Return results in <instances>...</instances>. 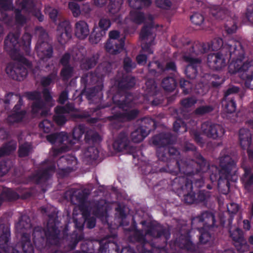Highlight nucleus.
Instances as JSON below:
<instances>
[{
  "instance_id": "nucleus-1",
  "label": "nucleus",
  "mask_w": 253,
  "mask_h": 253,
  "mask_svg": "<svg viewBox=\"0 0 253 253\" xmlns=\"http://www.w3.org/2000/svg\"><path fill=\"white\" fill-rule=\"evenodd\" d=\"M85 126L80 125L76 126L73 132V139H71L68 134L65 132L55 133L46 136L47 141L52 144L58 145L59 149H53L49 153V158L40 166L39 170L31 177L29 181L36 183H42L51 176L55 171V161L57 157L63 152L71 149H77L80 139L84 133Z\"/></svg>"
},
{
  "instance_id": "nucleus-2",
  "label": "nucleus",
  "mask_w": 253,
  "mask_h": 253,
  "mask_svg": "<svg viewBox=\"0 0 253 253\" xmlns=\"http://www.w3.org/2000/svg\"><path fill=\"white\" fill-rule=\"evenodd\" d=\"M89 189L76 190L72 188L66 193L70 196L72 203L76 205L73 211V218L77 228L82 230L85 222L88 228H93L96 224L95 218L90 217L91 211L86 201L87 195L89 194Z\"/></svg>"
},
{
  "instance_id": "nucleus-3",
  "label": "nucleus",
  "mask_w": 253,
  "mask_h": 253,
  "mask_svg": "<svg viewBox=\"0 0 253 253\" xmlns=\"http://www.w3.org/2000/svg\"><path fill=\"white\" fill-rule=\"evenodd\" d=\"M193 49L198 51V54H202L206 53L210 50H217L222 47V51L228 52L232 59V61L229 66V71L231 73L234 74L238 73L239 70H236L235 68L230 69V65L233 62H237L241 61L242 65L246 63L247 61L245 60V51L240 42L234 39L229 40L224 44L223 40L220 38H215L211 43H198L194 45Z\"/></svg>"
},
{
  "instance_id": "nucleus-4",
  "label": "nucleus",
  "mask_w": 253,
  "mask_h": 253,
  "mask_svg": "<svg viewBox=\"0 0 253 253\" xmlns=\"http://www.w3.org/2000/svg\"><path fill=\"white\" fill-rule=\"evenodd\" d=\"M113 65L110 63L104 62L97 67L96 73H88L82 77V80L86 84H97L94 87L86 91V96L90 101V103H99L102 100V78L105 74L111 71Z\"/></svg>"
},
{
  "instance_id": "nucleus-5",
  "label": "nucleus",
  "mask_w": 253,
  "mask_h": 253,
  "mask_svg": "<svg viewBox=\"0 0 253 253\" xmlns=\"http://www.w3.org/2000/svg\"><path fill=\"white\" fill-rule=\"evenodd\" d=\"M133 96L130 94L121 95L118 93L113 96L112 99L115 107L113 109V115L109 117L114 122H123L134 119L138 115L136 109H132L134 105Z\"/></svg>"
},
{
  "instance_id": "nucleus-6",
  "label": "nucleus",
  "mask_w": 253,
  "mask_h": 253,
  "mask_svg": "<svg viewBox=\"0 0 253 253\" xmlns=\"http://www.w3.org/2000/svg\"><path fill=\"white\" fill-rule=\"evenodd\" d=\"M19 32H10L6 37L4 42V49L13 60H21L28 63L26 59L20 52V47L22 46L27 54L30 52L32 37L30 34L25 33L22 38V43L19 42Z\"/></svg>"
},
{
  "instance_id": "nucleus-7",
  "label": "nucleus",
  "mask_w": 253,
  "mask_h": 253,
  "mask_svg": "<svg viewBox=\"0 0 253 253\" xmlns=\"http://www.w3.org/2000/svg\"><path fill=\"white\" fill-rule=\"evenodd\" d=\"M153 19L154 16L151 14L145 16L144 13L138 10V9H133L130 12L129 18H126L125 20V22L127 24H130L129 22H131L139 25L147 20L150 22V25L149 26H144L140 35L142 42L141 45L142 49L149 54L153 52V51L150 48L155 39V35L152 32V20Z\"/></svg>"
},
{
  "instance_id": "nucleus-8",
  "label": "nucleus",
  "mask_w": 253,
  "mask_h": 253,
  "mask_svg": "<svg viewBox=\"0 0 253 253\" xmlns=\"http://www.w3.org/2000/svg\"><path fill=\"white\" fill-rule=\"evenodd\" d=\"M41 7L37 6L33 0H17L14 10L15 24L19 27L24 26L30 20L31 14L35 16L40 22L44 20L41 12Z\"/></svg>"
},
{
  "instance_id": "nucleus-9",
  "label": "nucleus",
  "mask_w": 253,
  "mask_h": 253,
  "mask_svg": "<svg viewBox=\"0 0 253 253\" xmlns=\"http://www.w3.org/2000/svg\"><path fill=\"white\" fill-rule=\"evenodd\" d=\"M42 92L44 101L42 99L41 93L39 91H35L25 93L28 99L34 101L32 105L31 111L35 116L48 115L50 108L55 104V101L52 98L49 89L44 88Z\"/></svg>"
},
{
  "instance_id": "nucleus-10",
  "label": "nucleus",
  "mask_w": 253,
  "mask_h": 253,
  "mask_svg": "<svg viewBox=\"0 0 253 253\" xmlns=\"http://www.w3.org/2000/svg\"><path fill=\"white\" fill-rule=\"evenodd\" d=\"M31 227L29 217L26 215H22L15 225L17 232L21 234L20 241L9 252L21 253L18 249H22L24 253H34V247L31 243L30 236L28 233Z\"/></svg>"
},
{
  "instance_id": "nucleus-11",
  "label": "nucleus",
  "mask_w": 253,
  "mask_h": 253,
  "mask_svg": "<svg viewBox=\"0 0 253 253\" xmlns=\"http://www.w3.org/2000/svg\"><path fill=\"white\" fill-rule=\"evenodd\" d=\"M215 222V216L213 213L207 211L193 218L192 225L194 228L199 231L201 234L200 241L201 243L206 244L212 240L209 231L214 227Z\"/></svg>"
},
{
  "instance_id": "nucleus-12",
  "label": "nucleus",
  "mask_w": 253,
  "mask_h": 253,
  "mask_svg": "<svg viewBox=\"0 0 253 253\" xmlns=\"http://www.w3.org/2000/svg\"><path fill=\"white\" fill-rule=\"evenodd\" d=\"M236 162L231 157L228 149H224L220 153L219 157V180L223 179L227 180L226 185L228 186L229 181L236 182L238 179Z\"/></svg>"
},
{
  "instance_id": "nucleus-13",
  "label": "nucleus",
  "mask_w": 253,
  "mask_h": 253,
  "mask_svg": "<svg viewBox=\"0 0 253 253\" xmlns=\"http://www.w3.org/2000/svg\"><path fill=\"white\" fill-rule=\"evenodd\" d=\"M55 214L49 216V219L47 224L45 230L43 231L40 227H35L33 233V240L34 243L37 245L42 243L44 241V238H46L47 242L53 245H57L59 241V230L54 222L53 218Z\"/></svg>"
},
{
  "instance_id": "nucleus-14",
  "label": "nucleus",
  "mask_w": 253,
  "mask_h": 253,
  "mask_svg": "<svg viewBox=\"0 0 253 253\" xmlns=\"http://www.w3.org/2000/svg\"><path fill=\"white\" fill-rule=\"evenodd\" d=\"M233 5V2L231 1L229 4L230 10L225 7V4L222 7L218 5H212L210 8V13L215 19L226 20L224 27L228 34H233L237 30L235 15L231 11Z\"/></svg>"
},
{
  "instance_id": "nucleus-15",
  "label": "nucleus",
  "mask_w": 253,
  "mask_h": 253,
  "mask_svg": "<svg viewBox=\"0 0 253 253\" xmlns=\"http://www.w3.org/2000/svg\"><path fill=\"white\" fill-rule=\"evenodd\" d=\"M36 34L38 35L39 39L36 46L37 55L40 58L38 68L43 66H47L45 62L49 59L52 54L51 46L47 42L48 35L42 27H38L36 29Z\"/></svg>"
},
{
  "instance_id": "nucleus-16",
  "label": "nucleus",
  "mask_w": 253,
  "mask_h": 253,
  "mask_svg": "<svg viewBox=\"0 0 253 253\" xmlns=\"http://www.w3.org/2000/svg\"><path fill=\"white\" fill-rule=\"evenodd\" d=\"M172 186L179 196H183L185 203L191 204L197 202L195 195L192 191L193 186L191 180L185 176L175 178Z\"/></svg>"
},
{
  "instance_id": "nucleus-17",
  "label": "nucleus",
  "mask_w": 253,
  "mask_h": 253,
  "mask_svg": "<svg viewBox=\"0 0 253 253\" xmlns=\"http://www.w3.org/2000/svg\"><path fill=\"white\" fill-rule=\"evenodd\" d=\"M152 141L154 145L159 146L157 150V154L159 159L162 161H166L168 160V154L164 151H168L169 155L171 156H176L179 154L178 151L174 147H170L168 150L164 147L171 142V135L169 133H161L155 135L153 137Z\"/></svg>"
},
{
  "instance_id": "nucleus-18",
  "label": "nucleus",
  "mask_w": 253,
  "mask_h": 253,
  "mask_svg": "<svg viewBox=\"0 0 253 253\" xmlns=\"http://www.w3.org/2000/svg\"><path fill=\"white\" fill-rule=\"evenodd\" d=\"M198 51L193 49V47L190 49L189 51L185 52L182 59L184 61L187 63L185 69V74L190 79H194L197 74L198 68L201 66V59L197 57Z\"/></svg>"
},
{
  "instance_id": "nucleus-19",
  "label": "nucleus",
  "mask_w": 253,
  "mask_h": 253,
  "mask_svg": "<svg viewBox=\"0 0 253 253\" xmlns=\"http://www.w3.org/2000/svg\"><path fill=\"white\" fill-rule=\"evenodd\" d=\"M13 63H9L6 68V74L11 78L17 81H22L27 75V68L31 69L33 66L28 60V63L21 60H14Z\"/></svg>"
},
{
  "instance_id": "nucleus-20",
  "label": "nucleus",
  "mask_w": 253,
  "mask_h": 253,
  "mask_svg": "<svg viewBox=\"0 0 253 253\" xmlns=\"http://www.w3.org/2000/svg\"><path fill=\"white\" fill-rule=\"evenodd\" d=\"M241 65V61L233 62L230 65V69L235 68L239 70V75L245 81L246 86L253 89V84H251L253 80V61L247 60L242 66Z\"/></svg>"
},
{
  "instance_id": "nucleus-21",
  "label": "nucleus",
  "mask_w": 253,
  "mask_h": 253,
  "mask_svg": "<svg viewBox=\"0 0 253 253\" xmlns=\"http://www.w3.org/2000/svg\"><path fill=\"white\" fill-rule=\"evenodd\" d=\"M164 235L166 239L170 237V233L169 230L163 229L161 226H152L149 229L145 231V234L141 231H135L134 232V238L136 241L144 244L150 239L149 237L154 238L160 237Z\"/></svg>"
},
{
  "instance_id": "nucleus-22",
  "label": "nucleus",
  "mask_w": 253,
  "mask_h": 253,
  "mask_svg": "<svg viewBox=\"0 0 253 253\" xmlns=\"http://www.w3.org/2000/svg\"><path fill=\"white\" fill-rule=\"evenodd\" d=\"M199 162L196 163L192 161V164H187L186 162L182 161H176V164L177 165V168L176 169L170 170V172L174 174H176L178 171L183 173L186 175L193 174L194 172L192 169L194 164L199 165L200 168L197 171L204 172L208 168V166L206 167V164L205 161L201 155L199 156Z\"/></svg>"
},
{
  "instance_id": "nucleus-23",
  "label": "nucleus",
  "mask_w": 253,
  "mask_h": 253,
  "mask_svg": "<svg viewBox=\"0 0 253 253\" xmlns=\"http://www.w3.org/2000/svg\"><path fill=\"white\" fill-rule=\"evenodd\" d=\"M57 163L58 167V174L61 176H65L68 172L75 169L77 160L72 155H66L60 157Z\"/></svg>"
},
{
  "instance_id": "nucleus-24",
  "label": "nucleus",
  "mask_w": 253,
  "mask_h": 253,
  "mask_svg": "<svg viewBox=\"0 0 253 253\" xmlns=\"http://www.w3.org/2000/svg\"><path fill=\"white\" fill-rule=\"evenodd\" d=\"M54 110L53 119L58 125H64L71 116V113L76 111L72 104H67L65 106H58Z\"/></svg>"
},
{
  "instance_id": "nucleus-25",
  "label": "nucleus",
  "mask_w": 253,
  "mask_h": 253,
  "mask_svg": "<svg viewBox=\"0 0 253 253\" xmlns=\"http://www.w3.org/2000/svg\"><path fill=\"white\" fill-rule=\"evenodd\" d=\"M203 133L209 138L214 139L221 137L224 133L223 127L217 124L206 122L201 125Z\"/></svg>"
},
{
  "instance_id": "nucleus-26",
  "label": "nucleus",
  "mask_w": 253,
  "mask_h": 253,
  "mask_svg": "<svg viewBox=\"0 0 253 253\" xmlns=\"http://www.w3.org/2000/svg\"><path fill=\"white\" fill-rule=\"evenodd\" d=\"M72 37V27L68 21H64L59 23L57 29L56 38L61 44H64Z\"/></svg>"
},
{
  "instance_id": "nucleus-27",
  "label": "nucleus",
  "mask_w": 253,
  "mask_h": 253,
  "mask_svg": "<svg viewBox=\"0 0 253 253\" xmlns=\"http://www.w3.org/2000/svg\"><path fill=\"white\" fill-rule=\"evenodd\" d=\"M113 146L114 149L118 152L130 153L133 150L128 139V134L126 132H122L118 135Z\"/></svg>"
},
{
  "instance_id": "nucleus-28",
  "label": "nucleus",
  "mask_w": 253,
  "mask_h": 253,
  "mask_svg": "<svg viewBox=\"0 0 253 253\" xmlns=\"http://www.w3.org/2000/svg\"><path fill=\"white\" fill-rule=\"evenodd\" d=\"M144 89V97L150 101L152 104L154 106L158 105L161 103L162 100L159 99L155 98L152 101L148 98L149 97L153 96L157 94L158 89L157 88L155 82L153 80H148L146 81Z\"/></svg>"
},
{
  "instance_id": "nucleus-29",
  "label": "nucleus",
  "mask_w": 253,
  "mask_h": 253,
  "mask_svg": "<svg viewBox=\"0 0 253 253\" xmlns=\"http://www.w3.org/2000/svg\"><path fill=\"white\" fill-rule=\"evenodd\" d=\"M239 137L241 147L244 149H248L249 157L251 160L253 159V151L249 149L251 144V134L249 129L247 128H241L239 133Z\"/></svg>"
},
{
  "instance_id": "nucleus-30",
  "label": "nucleus",
  "mask_w": 253,
  "mask_h": 253,
  "mask_svg": "<svg viewBox=\"0 0 253 253\" xmlns=\"http://www.w3.org/2000/svg\"><path fill=\"white\" fill-rule=\"evenodd\" d=\"M84 49H79L76 47H73V49L66 53L61 58L60 63L65 66H68L67 65L69 61L73 60L74 61H78L81 59L83 56Z\"/></svg>"
},
{
  "instance_id": "nucleus-31",
  "label": "nucleus",
  "mask_w": 253,
  "mask_h": 253,
  "mask_svg": "<svg viewBox=\"0 0 253 253\" xmlns=\"http://www.w3.org/2000/svg\"><path fill=\"white\" fill-rule=\"evenodd\" d=\"M208 63L210 68L215 70L222 69L226 65L225 59L220 52L209 54Z\"/></svg>"
},
{
  "instance_id": "nucleus-32",
  "label": "nucleus",
  "mask_w": 253,
  "mask_h": 253,
  "mask_svg": "<svg viewBox=\"0 0 253 253\" xmlns=\"http://www.w3.org/2000/svg\"><path fill=\"white\" fill-rule=\"evenodd\" d=\"M10 233L8 227L3 224L0 225V247L5 252L9 253L13 248L8 246L10 240Z\"/></svg>"
},
{
  "instance_id": "nucleus-33",
  "label": "nucleus",
  "mask_w": 253,
  "mask_h": 253,
  "mask_svg": "<svg viewBox=\"0 0 253 253\" xmlns=\"http://www.w3.org/2000/svg\"><path fill=\"white\" fill-rule=\"evenodd\" d=\"M148 68L149 73L152 75H154L156 73H161L166 70H170L173 71H175L176 67L174 62L170 61L167 63L166 68H164L158 62H150L148 65Z\"/></svg>"
},
{
  "instance_id": "nucleus-34",
  "label": "nucleus",
  "mask_w": 253,
  "mask_h": 253,
  "mask_svg": "<svg viewBox=\"0 0 253 253\" xmlns=\"http://www.w3.org/2000/svg\"><path fill=\"white\" fill-rule=\"evenodd\" d=\"M22 103V99L19 97L18 103L13 108V113L7 117V121L10 124L20 122L25 118L26 112L23 110L18 111Z\"/></svg>"
},
{
  "instance_id": "nucleus-35",
  "label": "nucleus",
  "mask_w": 253,
  "mask_h": 253,
  "mask_svg": "<svg viewBox=\"0 0 253 253\" xmlns=\"http://www.w3.org/2000/svg\"><path fill=\"white\" fill-rule=\"evenodd\" d=\"M13 7L12 0H0V10L1 11L0 19L8 25L12 24L11 17L6 11Z\"/></svg>"
},
{
  "instance_id": "nucleus-36",
  "label": "nucleus",
  "mask_w": 253,
  "mask_h": 253,
  "mask_svg": "<svg viewBox=\"0 0 253 253\" xmlns=\"http://www.w3.org/2000/svg\"><path fill=\"white\" fill-rule=\"evenodd\" d=\"M75 35L77 38L84 40L89 35V29L88 24L84 20H79L75 24Z\"/></svg>"
},
{
  "instance_id": "nucleus-37",
  "label": "nucleus",
  "mask_w": 253,
  "mask_h": 253,
  "mask_svg": "<svg viewBox=\"0 0 253 253\" xmlns=\"http://www.w3.org/2000/svg\"><path fill=\"white\" fill-rule=\"evenodd\" d=\"M135 83V79L133 77L123 75L121 77H117L114 85L117 87L119 90H121L132 87Z\"/></svg>"
},
{
  "instance_id": "nucleus-38",
  "label": "nucleus",
  "mask_w": 253,
  "mask_h": 253,
  "mask_svg": "<svg viewBox=\"0 0 253 253\" xmlns=\"http://www.w3.org/2000/svg\"><path fill=\"white\" fill-rule=\"evenodd\" d=\"M109 1L110 3L108 8L110 16L115 21L120 22V16L118 13L123 3V0H109Z\"/></svg>"
},
{
  "instance_id": "nucleus-39",
  "label": "nucleus",
  "mask_w": 253,
  "mask_h": 253,
  "mask_svg": "<svg viewBox=\"0 0 253 253\" xmlns=\"http://www.w3.org/2000/svg\"><path fill=\"white\" fill-rule=\"evenodd\" d=\"M150 130L148 126L139 127L131 134L132 141L135 143L141 142L149 134Z\"/></svg>"
},
{
  "instance_id": "nucleus-40",
  "label": "nucleus",
  "mask_w": 253,
  "mask_h": 253,
  "mask_svg": "<svg viewBox=\"0 0 253 253\" xmlns=\"http://www.w3.org/2000/svg\"><path fill=\"white\" fill-rule=\"evenodd\" d=\"M124 41H114L109 40L105 45L106 51L112 54L120 53L123 49Z\"/></svg>"
},
{
  "instance_id": "nucleus-41",
  "label": "nucleus",
  "mask_w": 253,
  "mask_h": 253,
  "mask_svg": "<svg viewBox=\"0 0 253 253\" xmlns=\"http://www.w3.org/2000/svg\"><path fill=\"white\" fill-rule=\"evenodd\" d=\"M184 230H185L184 234L181 233L179 238L176 239V243L178 244L181 248H185L188 250H191L193 249V245L190 240L188 230H186L185 227Z\"/></svg>"
},
{
  "instance_id": "nucleus-42",
  "label": "nucleus",
  "mask_w": 253,
  "mask_h": 253,
  "mask_svg": "<svg viewBox=\"0 0 253 253\" xmlns=\"http://www.w3.org/2000/svg\"><path fill=\"white\" fill-rule=\"evenodd\" d=\"M108 204L104 200H101L97 205V210L93 211L94 215L100 218L103 222H107V211Z\"/></svg>"
},
{
  "instance_id": "nucleus-43",
  "label": "nucleus",
  "mask_w": 253,
  "mask_h": 253,
  "mask_svg": "<svg viewBox=\"0 0 253 253\" xmlns=\"http://www.w3.org/2000/svg\"><path fill=\"white\" fill-rule=\"evenodd\" d=\"M244 170V173L243 175L241 180L245 189L249 190L253 185V172H252V169L243 166Z\"/></svg>"
},
{
  "instance_id": "nucleus-44",
  "label": "nucleus",
  "mask_w": 253,
  "mask_h": 253,
  "mask_svg": "<svg viewBox=\"0 0 253 253\" xmlns=\"http://www.w3.org/2000/svg\"><path fill=\"white\" fill-rule=\"evenodd\" d=\"M191 124L193 126L196 125V122L190 120L188 122L183 121L181 119H177L173 124L174 131L176 132H184L187 130L188 127H190Z\"/></svg>"
},
{
  "instance_id": "nucleus-45",
  "label": "nucleus",
  "mask_w": 253,
  "mask_h": 253,
  "mask_svg": "<svg viewBox=\"0 0 253 253\" xmlns=\"http://www.w3.org/2000/svg\"><path fill=\"white\" fill-rule=\"evenodd\" d=\"M98 59L97 54L92 55L82 60L81 67L83 70H88L93 67L96 64Z\"/></svg>"
},
{
  "instance_id": "nucleus-46",
  "label": "nucleus",
  "mask_w": 253,
  "mask_h": 253,
  "mask_svg": "<svg viewBox=\"0 0 253 253\" xmlns=\"http://www.w3.org/2000/svg\"><path fill=\"white\" fill-rule=\"evenodd\" d=\"M98 150L94 146H91L84 150L83 157L85 161L89 162L93 160H96L98 157Z\"/></svg>"
},
{
  "instance_id": "nucleus-47",
  "label": "nucleus",
  "mask_w": 253,
  "mask_h": 253,
  "mask_svg": "<svg viewBox=\"0 0 253 253\" xmlns=\"http://www.w3.org/2000/svg\"><path fill=\"white\" fill-rule=\"evenodd\" d=\"M57 73L58 70L54 68L52 73L47 76L43 77L42 78L41 81L42 85L44 87H46L54 84L57 80Z\"/></svg>"
},
{
  "instance_id": "nucleus-48",
  "label": "nucleus",
  "mask_w": 253,
  "mask_h": 253,
  "mask_svg": "<svg viewBox=\"0 0 253 253\" xmlns=\"http://www.w3.org/2000/svg\"><path fill=\"white\" fill-rule=\"evenodd\" d=\"M105 33L104 32L99 30L97 26H95L89 37V42L92 44H96L100 41L102 38L105 36Z\"/></svg>"
},
{
  "instance_id": "nucleus-49",
  "label": "nucleus",
  "mask_w": 253,
  "mask_h": 253,
  "mask_svg": "<svg viewBox=\"0 0 253 253\" xmlns=\"http://www.w3.org/2000/svg\"><path fill=\"white\" fill-rule=\"evenodd\" d=\"M162 85L165 90L171 91L175 88L176 83L173 78L168 77L163 80Z\"/></svg>"
},
{
  "instance_id": "nucleus-50",
  "label": "nucleus",
  "mask_w": 253,
  "mask_h": 253,
  "mask_svg": "<svg viewBox=\"0 0 253 253\" xmlns=\"http://www.w3.org/2000/svg\"><path fill=\"white\" fill-rule=\"evenodd\" d=\"M16 143L15 141H10L0 148V157L10 154L16 148Z\"/></svg>"
},
{
  "instance_id": "nucleus-51",
  "label": "nucleus",
  "mask_w": 253,
  "mask_h": 253,
  "mask_svg": "<svg viewBox=\"0 0 253 253\" xmlns=\"http://www.w3.org/2000/svg\"><path fill=\"white\" fill-rule=\"evenodd\" d=\"M129 5L134 9H139L151 3V0H128Z\"/></svg>"
},
{
  "instance_id": "nucleus-52",
  "label": "nucleus",
  "mask_w": 253,
  "mask_h": 253,
  "mask_svg": "<svg viewBox=\"0 0 253 253\" xmlns=\"http://www.w3.org/2000/svg\"><path fill=\"white\" fill-rule=\"evenodd\" d=\"M222 105L224 107V111L227 113H232L236 110V103L232 98L227 100V98H224L222 101Z\"/></svg>"
},
{
  "instance_id": "nucleus-53",
  "label": "nucleus",
  "mask_w": 253,
  "mask_h": 253,
  "mask_svg": "<svg viewBox=\"0 0 253 253\" xmlns=\"http://www.w3.org/2000/svg\"><path fill=\"white\" fill-rule=\"evenodd\" d=\"M229 232L230 236L234 242V243L245 239L242 233V231L238 228H233L231 226Z\"/></svg>"
},
{
  "instance_id": "nucleus-54",
  "label": "nucleus",
  "mask_w": 253,
  "mask_h": 253,
  "mask_svg": "<svg viewBox=\"0 0 253 253\" xmlns=\"http://www.w3.org/2000/svg\"><path fill=\"white\" fill-rule=\"evenodd\" d=\"M32 147L31 145L27 142L24 144H20L19 148V156L20 157L28 156L32 151Z\"/></svg>"
},
{
  "instance_id": "nucleus-55",
  "label": "nucleus",
  "mask_w": 253,
  "mask_h": 253,
  "mask_svg": "<svg viewBox=\"0 0 253 253\" xmlns=\"http://www.w3.org/2000/svg\"><path fill=\"white\" fill-rule=\"evenodd\" d=\"M85 139L86 142L92 143L97 142L100 140V137L99 134L92 130H88L85 135Z\"/></svg>"
},
{
  "instance_id": "nucleus-56",
  "label": "nucleus",
  "mask_w": 253,
  "mask_h": 253,
  "mask_svg": "<svg viewBox=\"0 0 253 253\" xmlns=\"http://www.w3.org/2000/svg\"><path fill=\"white\" fill-rule=\"evenodd\" d=\"M1 197L6 200H14L17 199L19 196L17 193L12 189H7L3 191L1 195Z\"/></svg>"
},
{
  "instance_id": "nucleus-57",
  "label": "nucleus",
  "mask_w": 253,
  "mask_h": 253,
  "mask_svg": "<svg viewBox=\"0 0 253 253\" xmlns=\"http://www.w3.org/2000/svg\"><path fill=\"white\" fill-rule=\"evenodd\" d=\"M111 26V22L110 20L107 18H101L98 22V26H97V28L99 30L104 32L106 33V32L108 30V29Z\"/></svg>"
},
{
  "instance_id": "nucleus-58",
  "label": "nucleus",
  "mask_w": 253,
  "mask_h": 253,
  "mask_svg": "<svg viewBox=\"0 0 253 253\" xmlns=\"http://www.w3.org/2000/svg\"><path fill=\"white\" fill-rule=\"evenodd\" d=\"M197 102V99L194 97H191L184 99L181 101V105L183 110H187L192 107Z\"/></svg>"
},
{
  "instance_id": "nucleus-59",
  "label": "nucleus",
  "mask_w": 253,
  "mask_h": 253,
  "mask_svg": "<svg viewBox=\"0 0 253 253\" xmlns=\"http://www.w3.org/2000/svg\"><path fill=\"white\" fill-rule=\"evenodd\" d=\"M39 127L45 133H49L53 127V124L50 121L45 119L39 124Z\"/></svg>"
},
{
  "instance_id": "nucleus-60",
  "label": "nucleus",
  "mask_w": 253,
  "mask_h": 253,
  "mask_svg": "<svg viewBox=\"0 0 253 253\" xmlns=\"http://www.w3.org/2000/svg\"><path fill=\"white\" fill-rule=\"evenodd\" d=\"M234 245L237 251L240 253H244L249 250V246L245 239L234 243Z\"/></svg>"
},
{
  "instance_id": "nucleus-61",
  "label": "nucleus",
  "mask_w": 253,
  "mask_h": 253,
  "mask_svg": "<svg viewBox=\"0 0 253 253\" xmlns=\"http://www.w3.org/2000/svg\"><path fill=\"white\" fill-rule=\"evenodd\" d=\"M68 7L75 17H78L81 13L80 5L73 1L69 2Z\"/></svg>"
},
{
  "instance_id": "nucleus-62",
  "label": "nucleus",
  "mask_w": 253,
  "mask_h": 253,
  "mask_svg": "<svg viewBox=\"0 0 253 253\" xmlns=\"http://www.w3.org/2000/svg\"><path fill=\"white\" fill-rule=\"evenodd\" d=\"M45 12L48 14L49 18L54 22L56 21L58 14V10L51 6H47L45 8Z\"/></svg>"
},
{
  "instance_id": "nucleus-63",
  "label": "nucleus",
  "mask_w": 253,
  "mask_h": 253,
  "mask_svg": "<svg viewBox=\"0 0 253 253\" xmlns=\"http://www.w3.org/2000/svg\"><path fill=\"white\" fill-rule=\"evenodd\" d=\"M12 165V162L10 160L1 162L0 164V176H2L5 174Z\"/></svg>"
},
{
  "instance_id": "nucleus-64",
  "label": "nucleus",
  "mask_w": 253,
  "mask_h": 253,
  "mask_svg": "<svg viewBox=\"0 0 253 253\" xmlns=\"http://www.w3.org/2000/svg\"><path fill=\"white\" fill-rule=\"evenodd\" d=\"M136 64L129 57H126L124 60V68L126 72H129L135 68Z\"/></svg>"
}]
</instances>
